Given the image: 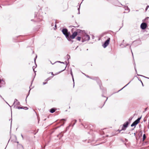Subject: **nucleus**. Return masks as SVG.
Returning a JSON list of instances; mask_svg holds the SVG:
<instances>
[{
    "mask_svg": "<svg viewBox=\"0 0 149 149\" xmlns=\"http://www.w3.org/2000/svg\"><path fill=\"white\" fill-rule=\"evenodd\" d=\"M77 35V32L76 31L74 32L71 35L68 36V40H71V39L74 38Z\"/></svg>",
    "mask_w": 149,
    "mask_h": 149,
    "instance_id": "obj_1",
    "label": "nucleus"
},
{
    "mask_svg": "<svg viewBox=\"0 0 149 149\" xmlns=\"http://www.w3.org/2000/svg\"><path fill=\"white\" fill-rule=\"evenodd\" d=\"M62 32L63 34L65 35L66 38L68 39L70 34V33L68 32V30L66 29H63L62 30Z\"/></svg>",
    "mask_w": 149,
    "mask_h": 149,
    "instance_id": "obj_2",
    "label": "nucleus"
},
{
    "mask_svg": "<svg viewBox=\"0 0 149 149\" xmlns=\"http://www.w3.org/2000/svg\"><path fill=\"white\" fill-rule=\"evenodd\" d=\"M141 118V117L138 118L136 120L134 121L131 125V127L135 126L140 122V120Z\"/></svg>",
    "mask_w": 149,
    "mask_h": 149,
    "instance_id": "obj_3",
    "label": "nucleus"
},
{
    "mask_svg": "<svg viewBox=\"0 0 149 149\" xmlns=\"http://www.w3.org/2000/svg\"><path fill=\"white\" fill-rule=\"evenodd\" d=\"M141 118V117L138 118L136 120L134 121L131 125V127L135 126L140 122V120Z\"/></svg>",
    "mask_w": 149,
    "mask_h": 149,
    "instance_id": "obj_4",
    "label": "nucleus"
},
{
    "mask_svg": "<svg viewBox=\"0 0 149 149\" xmlns=\"http://www.w3.org/2000/svg\"><path fill=\"white\" fill-rule=\"evenodd\" d=\"M110 40V38H108L107 40L102 45V46L104 48H106L109 44V42Z\"/></svg>",
    "mask_w": 149,
    "mask_h": 149,
    "instance_id": "obj_5",
    "label": "nucleus"
},
{
    "mask_svg": "<svg viewBox=\"0 0 149 149\" xmlns=\"http://www.w3.org/2000/svg\"><path fill=\"white\" fill-rule=\"evenodd\" d=\"M147 24L146 23L143 22L141 25L140 27L143 30L145 29L147 27Z\"/></svg>",
    "mask_w": 149,
    "mask_h": 149,
    "instance_id": "obj_6",
    "label": "nucleus"
},
{
    "mask_svg": "<svg viewBox=\"0 0 149 149\" xmlns=\"http://www.w3.org/2000/svg\"><path fill=\"white\" fill-rule=\"evenodd\" d=\"M128 122H126L125 123L123 126V127L120 131L122 130H125L126 128L127 127L128 125Z\"/></svg>",
    "mask_w": 149,
    "mask_h": 149,
    "instance_id": "obj_7",
    "label": "nucleus"
},
{
    "mask_svg": "<svg viewBox=\"0 0 149 149\" xmlns=\"http://www.w3.org/2000/svg\"><path fill=\"white\" fill-rule=\"evenodd\" d=\"M60 72H59L56 73H55L54 74L53 72H52L49 73V74L51 73V74L52 75V76H51L50 77H51V78H52L54 77V76L56 75H57V74H58L59 73H60Z\"/></svg>",
    "mask_w": 149,
    "mask_h": 149,
    "instance_id": "obj_8",
    "label": "nucleus"
},
{
    "mask_svg": "<svg viewBox=\"0 0 149 149\" xmlns=\"http://www.w3.org/2000/svg\"><path fill=\"white\" fill-rule=\"evenodd\" d=\"M72 26L74 27H78L79 26V25L77 24V22H73V25Z\"/></svg>",
    "mask_w": 149,
    "mask_h": 149,
    "instance_id": "obj_9",
    "label": "nucleus"
},
{
    "mask_svg": "<svg viewBox=\"0 0 149 149\" xmlns=\"http://www.w3.org/2000/svg\"><path fill=\"white\" fill-rule=\"evenodd\" d=\"M68 8V5H66L65 7H63L62 8V10L63 11H65L66 10H67Z\"/></svg>",
    "mask_w": 149,
    "mask_h": 149,
    "instance_id": "obj_10",
    "label": "nucleus"
},
{
    "mask_svg": "<svg viewBox=\"0 0 149 149\" xmlns=\"http://www.w3.org/2000/svg\"><path fill=\"white\" fill-rule=\"evenodd\" d=\"M56 110V109H55L54 108H53L51 109L50 110V112L52 113H54Z\"/></svg>",
    "mask_w": 149,
    "mask_h": 149,
    "instance_id": "obj_11",
    "label": "nucleus"
},
{
    "mask_svg": "<svg viewBox=\"0 0 149 149\" xmlns=\"http://www.w3.org/2000/svg\"><path fill=\"white\" fill-rule=\"evenodd\" d=\"M95 79L97 81V82L99 83V84L101 83V81L98 77H96L95 78Z\"/></svg>",
    "mask_w": 149,
    "mask_h": 149,
    "instance_id": "obj_12",
    "label": "nucleus"
},
{
    "mask_svg": "<svg viewBox=\"0 0 149 149\" xmlns=\"http://www.w3.org/2000/svg\"><path fill=\"white\" fill-rule=\"evenodd\" d=\"M76 39L79 41H80L81 39V38L80 37H77V38Z\"/></svg>",
    "mask_w": 149,
    "mask_h": 149,
    "instance_id": "obj_13",
    "label": "nucleus"
},
{
    "mask_svg": "<svg viewBox=\"0 0 149 149\" xmlns=\"http://www.w3.org/2000/svg\"><path fill=\"white\" fill-rule=\"evenodd\" d=\"M146 138V135L145 134H144L143 136V140L144 141L145 139Z\"/></svg>",
    "mask_w": 149,
    "mask_h": 149,
    "instance_id": "obj_14",
    "label": "nucleus"
},
{
    "mask_svg": "<svg viewBox=\"0 0 149 149\" xmlns=\"http://www.w3.org/2000/svg\"><path fill=\"white\" fill-rule=\"evenodd\" d=\"M86 36L87 38V39L86 40H89V37L88 36L86 35Z\"/></svg>",
    "mask_w": 149,
    "mask_h": 149,
    "instance_id": "obj_15",
    "label": "nucleus"
},
{
    "mask_svg": "<svg viewBox=\"0 0 149 149\" xmlns=\"http://www.w3.org/2000/svg\"><path fill=\"white\" fill-rule=\"evenodd\" d=\"M2 80H3L2 79L1 80V79H0V83H1V81H2Z\"/></svg>",
    "mask_w": 149,
    "mask_h": 149,
    "instance_id": "obj_16",
    "label": "nucleus"
},
{
    "mask_svg": "<svg viewBox=\"0 0 149 149\" xmlns=\"http://www.w3.org/2000/svg\"><path fill=\"white\" fill-rule=\"evenodd\" d=\"M148 18V17H147L146 18L145 20H146Z\"/></svg>",
    "mask_w": 149,
    "mask_h": 149,
    "instance_id": "obj_17",
    "label": "nucleus"
},
{
    "mask_svg": "<svg viewBox=\"0 0 149 149\" xmlns=\"http://www.w3.org/2000/svg\"><path fill=\"white\" fill-rule=\"evenodd\" d=\"M46 83L43 82V84H46Z\"/></svg>",
    "mask_w": 149,
    "mask_h": 149,
    "instance_id": "obj_18",
    "label": "nucleus"
},
{
    "mask_svg": "<svg viewBox=\"0 0 149 149\" xmlns=\"http://www.w3.org/2000/svg\"><path fill=\"white\" fill-rule=\"evenodd\" d=\"M77 121V120H75V123H76Z\"/></svg>",
    "mask_w": 149,
    "mask_h": 149,
    "instance_id": "obj_19",
    "label": "nucleus"
},
{
    "mask_svg": "<svg viewBox=\"0 0 149 149\" xmlns=\"http://www.w3.org/2000/svg\"><path fill=\"white\" fill-rule=\"evenodd\" d=\"M55 27H56V24H55Z\"/></svg>",
    "mask_w": 149,
    "mask_h": 149,
    "instance_id": "obj_20",
    "label": "nucleus"
},
{
    "mask_svg": "<svg viewBox=\"0 0 149 149\" xmlns=\"http://www.w3.org/2000/svg\"><path fill=\"white\" fill-rule=\"evenodd\" d=\"M65 69H63V70L62 71H63V70H65Z\"/></svg>",
    "mask_w": 149,
    "mask_h": 149,
    "instance_id": "obj_21",
    "label": "nucleus"
}]
</instances>
